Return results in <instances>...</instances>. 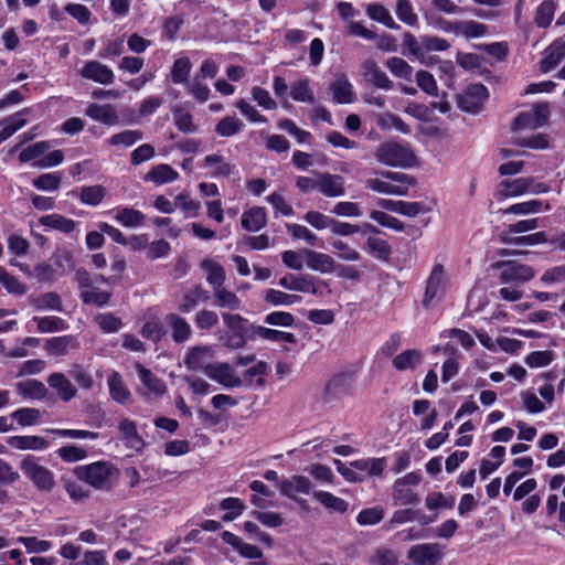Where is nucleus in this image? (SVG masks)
I'll use <instances>...</instances> for the list:
<instances>
[{"label": "nucleus", "instance_id": "nucleus-1", "mask_svg": "<svg viewBox=\"0 0 565 565\" xmlns=\"http://www.w3.org/2000/svg\"><path fill=\"white\" fill-rule=\"evenodd\" d=\"M76 477L99 491H110L117 484L120 471L111 462L96 461L89 465L78 466L75 469Z\"/></svg>", "mask_w": 565, "mask_h": 565}, {"label": "nucleus", "instance_id": "nucleus-2", "mask_svg": "<svg viewBox=\"0 0 565 565\" xmlns=\"http://www.w3.org/2000/svg\"><path fill=\"white\" fill-rule=\"evenodd\" d=\"M375 159L387 167L409 168L415 166L416 156L406 145L394 140L382 142L374 152Z\"/></svg>", "mask_w": 565, "mask_h": 565}, {"label": "nucleus", "instance_id": "nucleus-3", "mask_svg": "<svg viewBox=\"0 0 565 565\" xmlns=\"http://www.w3.org/2000/svg\"><path fill=\"white\" fill-rule=\"evenodd\" d=\"M381 175L367 179L366 188L382 194L403 196L415 184L414 178L403 172L384 171Z\"/></svg>", "mask_w": 565, "mask_h": 565}, {"label": "nucleus", "instance_id": "nucleus-4", "mask_svg": "<svg viewBox=\"0 0 565 565\" xmlns=\"http://www.w3.org/2000/svg\"><path fill=\"white\" fill-rule=\"evenodd\" d=\"M20 469L35 489L51 492L55 488V475L41 463V458L26 455L20 461Z\"/></svg>", "mask_w": 565, "mask_h": 565}, {"label": "nucleus", "instance_id": "nucleus-5", "mask_svg": "<svg viewBox=\"0 0 565 565\" xmlns=\"http://www.w3.org/2000/svg\"><path fill=\"white\" fill-rule=\"evenodd\" d=\"M422 481V476L417 472H408L404 477L395 480L392 487V498L395 503L402 505H412L419 502V495L414 488Z\"/></svg>", "mask_w": 565, "mask_h": 565}, {"label": "nucleus", "instance_id": "nucleus-6", "mask_svg": "<svg viewBox=\"0 0 565 565\" xmlns=\"http://www.w3.org/2000/svg\"><path fill=\"white\" fill-rule=\"evenodd\" d=\"M447 286L448 279L443 265L435 264L427 279L423 306L425 308L436 306L444 297Z\"/></svg>", "mask_w": 565, "mask_h": 565}, {"label": "nucleus", "instance_id": "nucleus-7", "mask_svg": "<svg viewBox=\"0 0 565 565\" xmlns=\"http://www.w3.org/2000/svg\"><path fill=\"white\" fill-rule=\"evenodd\" d=\"M413 565H438L444 558V546L439 543H418L407 551Z\"/></svg>", "mask_w": 565, "mask_h": 565}, {"label": "nucleus", "instance_id": "nucleus-8", "mask_svg": "<svg viewBox=\"0 0 565 565\" xmlns=\"http://www.w3.org/2000/svg\"><path fill=\"white\" fill-rule=\"evenodd\" d=\"M223 323L233 333L226 341V347L238 349L245 344V334L253 333V329L247 319L237 313L223 312Z\"/></svg>", "mask_w": 565, "mask_h": 565}, {"label": "nucleus", "instance_id": "nucleus-9", "mask_svg": "<svg viewBox=\"0 0 565 565\" xmlns=\"http://www.w3.org/2000/svg\"><path fill=\"white\" fill-rule=\"evenodd\" d=\"M501 269L500 281L509 285H523L535 277L533 267L526 264H521L513 260L500 262L495 265Z\"/></svg>", "mask_w": 565, "mask_h": 565}, {"label": "nucleus", "instance_id": "nucleus-10", "mask_svg": "<svg viewBox=\"0 0 565 565\" xmlns=\"http://www.w3.org/2000/svg\"><path fill=\"white\" fill-rule=\"evenodd\" d=\"M550 116L547 104H536L530 111L519 114L512 124V130L536 129L546 125Z\"/></svg>", "mask_w": 565, "mask_h": 565}, {"label": "nucleus", "instance_id": "nucleus-11", "mask_svg": "<svg viewBox=\"0 0 565 565\" xmlns=\"http://www.w3.org/2000/svg\"><path fill=\"white\" fill-rule=\"evenodd\" d=\"M318 279L308 274H287L278 280V285L285 290L316 295L318 292Z\"/></svg>", "mask_w": 565, "mask_h": 565}, {"label": "nucleus", "instance_id": "nucleus-12", "mask_svg": "<svg viewBox=\"0 0 565 565\" xmlns=\"http://www.w3.org/2000/svg\"><path fill=\"white\" fill-rule=\"evenodd\" d=\"M205 375L224 387H238L241 377L228 363H212L205 366Z\"/></svg>", "mask_w": 565, "mask_h": 565}, {"label": "nucleus", "instance_id": "nucleus-13", "mask_svg": "<svg viewBox=\"0 0 565 565\" xmlns=\"http://www.w3.org/2000/svg\"><path fill=\"white\" fill-rule=\"evenodd\" d=\"M319 178L318 192L326 198H340L345 194V180L340 174L316 172Z\"/></svg>", "mask_w": 565, "mask_h": 565}, {"label": "nucleus", "instance_id": "nucleus-14", "mask_svg": "<svg viewBox=\"0 0 565 565\" xmlns=\"http://www.w3.org/2000/svg\"><path fill=\"white\" fill-rule=\"evenodd\" d=\"M214 349L211 345H194L191 347L184 356V365L191 371H203L205 373V366L210 365V360L214 358Z\"/></svg>", "mask_w": 565, "mask_h": 565}, {"label": "nucleus", "instance_id": "nucleus-15", "mask_svg": "<svg viewBox=\"0 0 565 565\" xmlns=\"http://www.w3.org/2000/svg\"><path fill=\"white\" fill-rule=\"evenodd\" d=\"M488 97V89L482 84H471L459 97V107L468 113H477Z\"/></svg>", "mask_w": 565, "mask_h": 565}, {"label": "nucleus", "instance_id": "nucleus-16", "mask_svg": "<svg viewBox=\"0 0 565 565\" xmlns=\"http://www.w3.org/2000/svg\"><path fill=\"white\" fill-rule=\"evenodd\" d=\"M79 74L83 78L100 85H110L115 82L113 70L98 61L86 62L79 71Z\"/></svg>", "mask_w": 565, "mask_h": 565}, {"label": "nucleus", "instance_id": "nucleus-17", "mask_svg": "<svg viewBox=\"0 0 565 565\" xmlns=\"http://www.w3.org/2000/svg\"><path fill=\"white\" fill-rule=\"evenodd\" d=\"M278 489L282 495L297 500V495L300 493H311L312 482L305 476L296 475L280 480Z\"/></svg>", "mask_w": 565, "mask_h": 565}, {"label": "nucleus", "instance_id": "nucleus-18", "mask_svg": "<svg viewBox=\"0 0 565 565\" xmlns=\"http://www.w3.org/2000/svg\"><path fill=\"white\" fill-rule=\"evenodd\" d=\"M305 259L307 267L313 271L331 274L337 270V262L329 254L305 248Z\"/></svg>", "mask_w": 565, "mask_h": 565}, {"label": "nucleus", "instance_id": "nucleus-19", "mask_svg": "<svg viewBox=\"0 0 565 565\" xmlns=\"http://www.w3.org/2000/svg\"><path fill=\"white\" fill-rule=\"evenodd\" d=\"M361 74L367 83L377 88L388 90L393 87V82L373 60L363 62L361 65Z\"/></svg>", "mask_w": 565, "mask_h": 565}, {"label": "nucleus", "instance_id": "nucleus-20", "mask_svg": "<svg viewBox=\"0 0 565 565\" xmlns=\"http://www.w3.org/2000/svg\"><path fill=\"white\" fill-rule=\"evenodd\" d=\"M443 30L454 32L466 39H477L488 34L487 25L472 20L447 23L446 26H443Z\"/></svg>", "mask_w": 565, "mask_h": 565}, {"label": "nucleus", "instance_id": "nucleus-21", "mask_svg": "<svg viewBox=\"0 0 565 565\" xmlns=\"http://www.w3.org/2000/svg\"><path fill=\"white\" fill-rule=\"evenodd\" d=\"M531 184V177L518 178L514 180H504L500 182L495 193V198L499 201L507 200L509 198H516L527 194L529 185Z\"/></svg>", "mask_w": 565, "mask_h": 565}, {"label": "nucleus", "instance_id": "nucleus-22", "mask_svg": "<svg viewBox=\"0 0 565 565\" xmlns=\"http://www.w3.org/2000/svg\"><path fill=\"white\" fill-rule=\"evenodd\" d=\"M46 382L63 402H68L76 396V386L64 373L54 372L49 375Z\"/></svg>", "mask_w": 565, "mask_h": 565}, {"label": "nucleus", "instance_id": "nucleus-23", "mask_svg": "<svg viewBox=\"0 0 565 565\" xmlns=\"http://www.w3.org/2000/svg\"><path fill=\"white\" fill-rule=\"evenodd\" d=\"M135 369L138 373V377L143 385V387L148 391L150 395L156 397L162 396L167 392L166 383L162 379L158 377L152 371L146 369L140 363L135 364Z\"/></svg>", "mask_w": 565, "mask_h": 565}, {"label": "nucleus", "instance_id": "nucleus-24", "mask_svg": "<svg viewBox=\"0 0 565 565\" xmlns=\"http://www.w3.org/2000/svg\"><path fill=\"white\" fill-rule=\"evenodd\" d=\"M330 90L333 94L334 102L338 104H351L355 100L353 85L343 74L338 75L333 79L330 85Z\"/></svg>", "mask_w": 565, "mask_h": 565}, {"label": "nucleus", "instance_id": "nucleus-25", "mask_svg": "<svg viewBox=\"0 0 565 565\" xmlns=\"http://www.w3.org/2000/svg\"><path fill=\"white\" fill-rule=\"evenodd\" d=\"M202 166L210 171L213 178H227L235 170V166L231 164L223 156L217 153L207 154Z\"/></svg>", "mask_w": 565, "mask_h": 565}, {"label": "nucleus", "instance_id": "nucleus-26", "mask_svg": "<svg viewBox=\"0 0 565 565\" xmlns=\"http://www.w3.org/2000/svg\"><path fill=\"white\" fill-rule=\"evenodd\" d=\"M118 430L121 439L128 448L139 450L143 447L145 441L137 430V425L129 418H121L118 424Z\"/></svg>", "mask_w": 565, "mask_h": 565}, {"label": "nucleus", "instance_id": "nucleus-27", "mask_svg": "<svg viewBox=\"0 0 565 565\" xmlns=\"http://www.w3.org/2000/svg\"><path fill=\"white\" fill-rule=\"evenodd\" d=\"M166 321L171 328V337L175 343H183L191 338L192 329L184 318L177 313H169Z\"/></svg>", "mask_w": 565, "mask_h": 565}, {"label": "nucleus", "instance_id": "nucleus-28", "mask_svg": "<svg viewBox=\"0 0 565 565\" xmlns=\"http://www.w3.org/2000/svg\"><path fill=\"white\" fill-rule=\"evenodd\" d=\"M107 385L110 397L118 404H128L131 399V393L125 385L119 372L114 371L107 379Z\"/></svg>", "mask_w": 565, "mask_h": 565}, {"label": "nucleus", "instance_id": "nucleus-29", "mask_svg": "<svg viewBox=\"0 0 565 565\" xmlns=\"http://www.w3.org/2000/svg\"><path fill=\"white\" fill-rule=\"evenodd\" d=\"M85 115L93 120L100 121L108 126H114L118 122L115 107L110 104H90L86 108Z\"/></svg>", "mask_w": 565, "mask_h": 565}, {"label": "nucleus", "instance_id": "nucleus-30", "mask_svg": "<svg viewBox=\"0 0 565 565\" xmlns=\"http://www.w3.org/2000/svg\"><path fill=\"white\" fill-rule=\"evenodd\" d=\"M266 223L267 215L260 206H253L242 214L241 225L247 232H258Z\"/></svg>", "mask_w": 565, "mask_h": 565}, {"label": "nucleus", "instance_id": "nucleus-31", "mask_svg": "<svg viewBox=\"0 0 565 565\" xmlns=\"http://www.w3.org/2000/svg\"><path fill=\"white\" fill-rule=\"evenodd\" d=\"M7 444L18 450H44L49 447L47 440L40 436H10Z\"/></svg>", "mask_w": 565, "mask_h": 565}, {"label": "nucleus", "instance_id": "nucleus-32", "mask_svg": "<svg viewBox=\"0 0 565 565\" xmlns=\"http://www.w3.org/2000/svg\"><path fill=\"white\" fill-rule=\"evenodd\" d=\"M542 210L550 211V203H544L541 200H529L520 203H515L510 205L508 209L500 210V213L505 214H514V215H527V214H536Z\"/></svg>", "mask_w": 565, "mask_h": 565}, {"label": "nucleus", "instance_id": "nucleus-33", "mask_svg": "<svg viewBox=\"0 0 565 565\" xmlns=\"http://www.w3.org/2000/svg\"><path fill=\"white\" fill-rule=\"evenodd\" d=\"M78 342L74 335L54 337L46 341L45 350L49 354L54 356H63L68 353L71 349H77Z\"/></svg>", "mask_w": 565, "mask_h": 565}, {"label": "nucleus", "instance_id": "nucleus-34", "mask_svg": "<svg viewBox=\"0 0 565 565\" xmlns=\"http://www.w3.org/2000/svg\"><path fill=\"white\" fill-rule=\"evenodd\" d=\"M379 205L385 210L409 217L416 216L423 211V205L419 202H405L381 199L379 201Z\"/></svg>", "mask_w": 565, "mask_h": 565}, {"label": "nucleus", "instance_id": "nucleus-35", "mask_svg": "<svg viewBox=\"0 0 565 565\" xmlns=\"http://www.w3.org/2000/svg\"><path fill=\"white\" fill-rule=\"evenodd\" d=\"M565 57V41H555L545 51V57L541 61L540 68L547 73L554 70Z\"/></svg>", "mask_w": 565, "mask_h": 565}, {"label": "nucleus", "instance_id": "nucleus-36", "mask_svg": "<svg viewBox=\"0 0 565 565\" xmlns=\"http://www.w3.org/2000/svg\"><path fill=\"white\" fill-rule=\"evenodd\" d=\"M179 178V173L169 164L160 163L150 169L145 175V181L152 182L156 185L171 183Z\"/></svg>", "mask_w": 565, "mask_h": 565}, {"label": "nucleus", "instance_id": "nucleus-37", "mask_svg": "<svg viewBox=\"0 0 565 565\" xmlns=\"http://www.w3.org/2000/svg\"><path fill=\"white\" fill-rule=\"evenodd\" d=\"M30 114L29 108H24L21 111L15 113L14 115L6 118L1 122L0 130V145L6 141L9 137H11L14 132L26 125L25 116Z\"/></svg>", "mask_w": 565, "mask_h": 565}, {"label": "nucleus", "instance_id": "nucleus-38", "mask_svg": "<svg viewBox=\"0 0 565 565\" xmlns=\"http://www.w3.org/2000/svg\"><path fill=\"white\" fill-rule=\"evenodd\" d=\"M424 355L419 350L411 349L405 350L397 354L392 363L393 366L398 371L415 370L423 363Z\"/></svg>", "mask_w": 565, "mask_h": 565}, {"label": "nucleus", "instance_id": "nucleus-39", "mask_svg": "<svg viewBox=\"0 0 565 565\" xmlns=\"http://www.w3.org/2000/svg\"><path fill=\"white\" fill-rule=\"evenodd\" d=\"M290 96L295 102L310 105L316 103L313 89L310 87V79L307 77L299 78L291 83Z\"/></svg>", "mask_w": 565, "mask_h": 565}, {"label": "nucleus", "instance_id": "nucleus-40", "mask_svg": "<svg viewBox=\"0 0 565 565\" xmlns=\"http://www.w3.org/2000/svg\"><path fill=\"white\" fill-rule=\"evenodd\" d=\"M114 218L124 227L135 228L145 223L146 215L132 207H121L115 210Z\"/></svg>", "mask_w": 565, "mask_h": 565}, {"label": "nucleus", "instance_id": "nucleus-41", "mask_svg": "<svg viewBox=\"0 0 565 565\" xmlns=\"http://www.w3.org/2000/svg\"><path fill=\"white\" fill-rule=\"evenodd\" d=\"M39 223L45 228L57 230L65 234H71L75 231L77 223L61 214H49L40 217Z\"/></svg>", "mask_w": 565, "mask_h": 565}, {"label": "nucleus", "instance_id": "nucleus-42", "mask_svg": "<svg viewBox=\"0 0 565 565\" xmlns=\"http://www.w3.org/2000/svg\"><path fill=\"white\" fill-rule=\"evenodd\" d=\"M264 300L271 306L291 307L302 301V297L296 294H288L278 289H267Z\"/></svg>", "mask_w": 565, "mask_h": 565}, {"label": "nucleus", "instance_id": "nucleus-43", "mask_svg": "<svg viewBox=\"0 0 565 565\" xmlns=\"http://www.w3.org/2000/svg\"><path fill=\"white\" fill-rule=\"evenodd\" d=\"M15 390L23 398L42 399L46 395L45 385L38 380L18 382Z\"/></svg>", "mask_w": 565, "mask_h": 565}, {"label": "nucleus", "instance_id": "nucleus-44", "mask_svg": "<svg viewBox=\"0 0 565 565\" xmlns=\"http://www.w3.org/2000/svg\"><path fill=\"white\" fill-rule=\"evenodd\" d=\"M201 268L206 273V280L213 287V290L223 287L226 278L225 269L217 263L204 259Z\"/></svg>", "mask_w": 565, "mask_h": 565}, {"label": "nucleus", "instance_id": "nucleus-45", "mask_svg": "<svg viewBox=\"0 0 565 565\" xmlns=\"http://www.w3.org/2000/svg\"><path fill=\"white\" fill-rule=\"evenodd\" d=\"M352 467L359 471H361L364 476L373 477V476H382L385 469V459L384 458H369V459H359L351 462Z\"/></svg>", "mask_w": 565, "mask_h": 565}, {"label": "nucleus", "instance_id": "nucleus-46", "mask_svg": "<svg viewBox=\"0 0 565 565\" xmlns=\"http://www.w3.org/2000/svg\"><path fill=\"white\" fill-rule=\"evenodd\" d=\"M253 334L259 337L260 339L271 341V342H286V343H295L296 337L291 332L279 331L266 327H255L253 329Z\"/></svg>", "mask_w": 565, "mask_h": 565}, {"label": "nucleus", "instance_id": "nucleus-47", "mask_svg": "<svg viewBox=\"0 0 565 565\" xmlns=\"http://www.w3.org/2000/svg\"><path fill=\"white\" fill-rule=\"evenodd\" d=\"M312 497L328 510L343 513L348 509V503L343 499L335 497L331 492L313 491Z\"/></svg>", "mask_w": 565, "mask_h": 565}, {"label": "nucleus", "instance_id": "nucleus-48", "mask_svg": "<svg viewBox=\"0 0 565 565\" xmlns=\"http://www.w3.org/2000/svg\"><path fill=\"white\" fill-rule=\"evenodd\" d=\"M30 303L38 311L63 310L61 297L55 292H46L36 298H32Z\"/></svg>", "mask_w": 565, "mask_h": 565}, {"label": "nucleus", "instance_id": "nucleus-49", "mask_svg": "<svg viewBox=\"0 0 565 565\" xmlns=\"http://www.w3.org/2000/svg\"><path fill=\"white\" fill-rule=\"evenodd\" d=\"M215 305L220 308H226L228 310L235 311L242 308L241 299L233 292L227 290L224 287H220L213 290Z\"/></svg>", "mask_w": 565, "mask_h": 565}, {"label": "nucleus", "instance_id": "nucleus-50", "mask_svg": "<svg viewBox=\"0 0 565 565\" xmlns=\"http://www.w3.org/2000/svg\"><path fill=\"white\" fill-rule=\"evenodd\" d=\"M366 13L372 20H375V21L384 24L388 29H392V30L399 29V25L394 21L390 11L381 4H377V3L369 4L366 8Z\"/></svg>", "mask_w": 565, "mask_h": 565}, {"label": "nucleus", "instance_id": "nucleus-51", "mask_svg": "<svg viewBox=\"0 0 565 565\" xmlns=\"http://www.w3.org/2000/svg\"><path fill=\"white\" fill-rule=\"evenodd\" d=\"M370 565H399L397 553L386 546L376 547L369 561Z\"/></svg>", "mask_w": 565, "mask_h": 565}, {"label": "nucleus", "instance_id": "nucleus-52", "mask_svg": "<svg viewBox=\"0 0 565 565\" xmlns=\"http://www.w3.org/2000/svg\"><path fill=\"white\" fill-rule=\"evenodd\" d=\"M220 508L225 511L222 520L225 522H231L244 512L246 505L239 498L230 497L221 501Z\"/></svg>", "mask_w": 565, "mask_h": 565}, {"label": "nucleus", "instance_id": "nucleus-53", "mask_svg": "<svg viewBox=\"0 0 565 565\" xmlns=\"http://www.w3.org/2000/svg\"><path fill=\"white\" fill-rule=\"evenodd\" d=\"M192 70V63L186 56L179 57L174 61L170 76L171 81L174 84H185L188 83V77Z\"/></svg>", "mask_w": 565, "mask_h": 565}, {"label": "nucleus", "instance_id": "nucleus-54", "mask_svg": "<svg viewBox=\"0 0 565 565\" xmlns=\"http://www.w3.org/2000/svg\"><path fill=\"white\" fill-rule=\"evenodd\" d=\"M32 321L36 323L40 333L64 331L68 328V324L58 317H34Z\"/></svg>", "mask_w": 565, "mask_h": 565}, {"label": "nucleus", "instance_id": "nucleus-55", "mask_svg": "<svg viewBox=\"0 0 565 565\" xmlns=\"http://www.w3.org/2000/svg\"><path fill=\"white\" fill-rule=\"evenodd\" d=\"M244 124L241 119L234 116L223 117L215 126V132L221 137H232L241 132Z\"/></svg>", "mask_w": 565, "mask_h": 565}, {"label": "nucleus", "instance_id": "nucleus-56", "mask_svg": "<svg viewBox=\"0 0 565 565\" xmlns=\"http://www.w3.org/2000/svg\"><path fill=\"white\" fill-rule=\"evenodd\" d=\"M62 178L58 172L43 173L32 180V184L40 191H57L61 186Z\"/></svg>", "mask_w": 565, "mask_h": 565}, {"label": "nucleus", "instance_id": "nucleus-57", "mask_svg": "<svg viewBox=\"0 0 565 565\" xmlns=\"http://www.w3.org/2000/svg\"><path fill=\"white\" fill-rule=\"evenodd\" d=\"M286 230L295 241H303L311 246L316 245L318 242V236L305 225L288 223L286 224Z\"/></svg>", "mask_w": 565, "mask_h": 565}, {"label": "nucleus", "instance_id": "nucleus-58", "mask_svg": "<svg viewBox=\"0 0 565 565\" xmlns=\"http://www.w3.org/2000/svg\"><path fill=\"white\" fill-rule=\"evenodd\" d=\"M385 515V511L381 505L363 509L356 515L358 524L362 526H371L379 524Z\"/></svg>", "mask_w": 565, "mask_h": 565}, {"label": "nucleus", "instance_id": "nucleus-59", "mask_svg": "<svg viewBox=\"0 0 565 565\" xmlns=\"http://www.w3.org/2000/svg\"><path fill=\"white\" fill-rule=\"evenodd\" d=\"M106 195V189L103 185L83 186L79 192V200L86 205H98Z\"/></svg>", "mask_w": 565, "mask_h": 565}, {"label": "nucleus", "instance_id": "nucleus-60", "mask_svg": "<svg viewBox=\"0 0 565 565\" xmlns=\"http://www.w3.org/2000/svg\"><path fill=\"white\" fill-rule=\"evenodd\" d=\"M395 13L399 21L409 26H414L418 22V17L414 11V7L409 0H397Z\"/></svg>", "mask_w": 565, "mask_h": 565}, {"label": "nucleus", "instance_id": "nucleus-61", "mask_svg": "<svg viewBox=\"0 0 565 565\" xmlns=\"http://www.w3.org/2000/svg\"><path fill=\"white\" fill-rule=\"evenodd\" d=\"M172 114L174 125L181 132L193 134L198 130V126L193 122V116L188 110L175 108Z\"/></svg>", "mask_w": 565, "mask_h": 565}, {"label": "nucleus", "instance_id": "nucleus-62", "mask_svg": "<svg viewBox=\"0 0 565 565\" xmlns=\"http://www.w3.org/2000/svg\"><path fill=\"white\" fill-rule=\"evenodd\" d=\"M514 145L522 148L543 150L550 147V137L546 134H535L530 137L515 138Z\"/></svg>", "mask_w": 565, "mask_h": 565}, {"label": "nucleus", "instance_id": "nucleus-63", "mask_svg": "<svg viewBox=\"0 0 565 565\" xmlns=\"http://www.w3.org/2000/svg\"><path fill=\"white\" fill-rule=\"evenodd\" d=\"M544 287H553L565 282V265H556L544 270L540 277Z\"/></svg>", "mask_w": 565, "mask_h": 565}, {"label": "nucleus", "instance_id": "nucleus-64", "mask_svg": "<svg viewBox=\"0 0 565 565\" xmlns=\"http://www.w3.org/2000/svg\"><path fill=\"white\" fill-rule=\"evenodd\" d=\"M10 417L20 426H33L39 423L40 419V411L30 407H22L13 413H11Z\"/></svg>", "mask_w": 565, "mask_h": 565}]
</instances>
